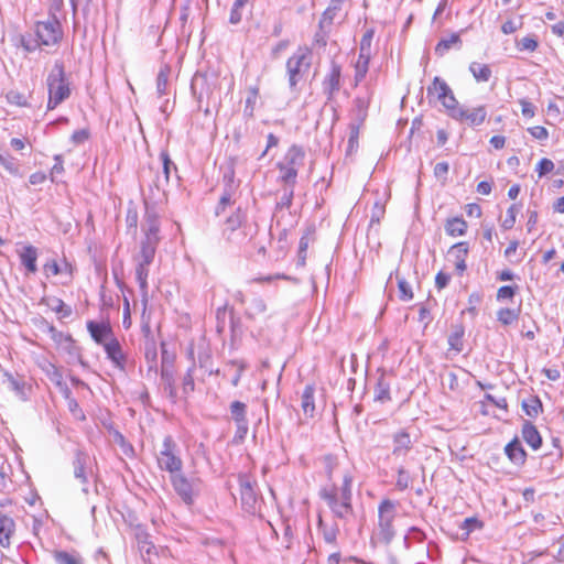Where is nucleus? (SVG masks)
Here are the masks:
<instances>
[{
    "label": "nucleus",
    "instance_id": "0e129e2a",
    "mask_svg": "<svg viewBox=\"0 0 564 564\" xmlns=\"http://www.w3.org/2000/svg\"><path fill=\"white\" fill-rule=\"evenodd\" d=\"M518 47L520 51L533 52L538 47V41L531 36H525L518 43Z\"/></svg>",
    "mask_w": 564,
    "mask_h": 564
},
{
    "label": "nucleus",
    "instance_id": "0eeeda50",
    "mask_svg": "<svg viewBox=\"0 0 564 564\" xmlns=\"http://www.w3.org/2000/svg\"><path fill=\"white\" fill-rule=\"evenodd\" d=\"M35 36L46 46L58 43L63 36V31L57 18L52 15L46 21H39L35 24Z\"/></svg>",
    "mask_w": 564,
    "mask_h": 564
},
{
    "label": "nucleus",
    "instance_id": "e433bc0d",
    "mask_svg": "<svg viewBox=\"0 0 564 564\" xmlns=\"http://www.w3.org/2000/svg\"><path fill=\"white\" fill-rule=\"evenodd\" d=\"M230 413L235 424L246 423L247 420V405L241 401H234L230 404Z\"/></svg>",
    "mask_w": 564,
    "mask_h": 564
},
{
    "label": "nucleus",
    "instance_id": "6e6552de",
    "mask_svg": "<svg viewBox=\"0 0 564 564\" xmlns=\"http://www.w3.org/2000/svg\"><path fill=\"white\" fill-rule=\"evenodd\" d=\"M171 481L183 502L191 506L199 492V480L188 479L180 471L171 476Z\"/></svg>",
    "mask_w": 564,
    "mask_h": 564
},
{
    "label": "nucleus",
    "instance_id": "1a4fd4ad",
    "mask_svg": "<svg viewBox=\"0 0 564 564\" xmlns=\"http://www.w3.org/2000/svg\"><path fill=\"white\" fill-rule=\"evenodd\" d=\"M373 37V31L368 30L361 37L360 47H359V56L356 63V82H360L364 79L368 72V65L371 58V42Z\"/></svg>",
    "mask_w": 564,
    "mask_h": 564
},
{
    "label": "nucleus",
    "instance_id": "bb28decb",
    "mask_svg": "<svg viewBox=\"0 0 564 564\" xmlns=\"http://www.w3.org/2000/svg\"><path fill=\"white\" fill-rule=\"evenodd\" d=\"M444 228L448 236H463L466 234L467 223L463 217H454L446 220Z\"/></svg>",
    "mask_w": 564,
    "mask_h": 564
},
{
    "label": "nucleus",
    "instance_id": "a19ab883",
    "mask_svg": "<svg viewBox=\"0 0 564 564\" xmlns=\"http://www.w3.org/2000/svg\"><path fill=\"white\" fill-rule=\"evenodd\" d=\"M149 265L138 262L135 268V278L143 294L148 293Z\"/></svg>",
    "mask_w": 564,
    "mask_h": 564
},
{
    "label": "nucleus",
    "instance_id": "2eb2a0df",
    "mask_svg": "<svg viewBox=\"0 0 564 564\" xmlns=\"http://www.w3.org/2000/svg\"><path fill=\"white\" fill-rule=\"evenodd\" d=\"M304 149L301 145L293 144L288 149L286 153L280 162L289 167L294 169L299 173L300 167L304 165Z\"/></svg>",
    "mask_w": 564,
    "mask_h": 564
},
{
    "label": "nucleus",
    "instance_id": "c85d7f7f",
    "mask_svg": "<svg viewBox=\"0 0 564 564\" xmlns=\"http://www.w3.org/2000/svg\"><path fill=\"white\" fill-rule=\"evenodd\" d=\"M469 72L478 83H487L492 75L489 65L477 62H473L469 64Z\"/></svg>",
    "mask_w": 564,
    "mask_h": 564
},
{
    "label": "nucleus",
    "instance_id": "ea45409f",
    "mask_svg": "<svg viewBox=\"0 0 564 564\" xmlns=\"http://www.w3.org/2000/svg\"><path fill=\"white\" fill-rule=\"evenodd\" d=\"M0 164L12 175H18L20 171L19 161L13 158L10 153L0 152Z\"/></svg>",
    "mask_w": 564,
    "mask_h": 564
},
{
    "label": "nucleus",
    "instance_id": "cd10ccee",
    "mask_svg": "<svg viewBox=\"0 0 564 564\" xmlns=\"http://www.w3.org/2000/svg\"><path fill=\"white\" fill-rule=\"evenodd\" d=\"M390 400V382L387 380L386 375L381 373L375 388V401L384 403Z\"/></svg>",
    "mask_w": 564,
    "mask_h": 564
},
{
    "label": "nucleus",
    "instance_id": "6e6d98bb",
    "mask_svg": "<svg viewBox=\"0 0 564 564\" xmlns=\"http://www.w3.org/2000/svg\"><path fill=\"white\" fill-rule=\"evenodd\" d=\"M397 473H398V478H397V484H395L397 487L400 490L406 489L411 482L410 474L402 466L398 468Z\"/></svg>",
    "mask_w": 564,
    "mask_h": 564
},
{
    "label": "nucleus",
    "instance_id": "5fc2aeb1",
    "mask_svg": "<svg viewBox=\"0 0 564 564\" xmlns=\"http://www.w3.org/2000/svg\"><path fill=\"white\" fill-rule=\"evenodd\" d=\"M519 286L518 285H503L498 289L497 292V300L498 301H505V300H512V297L516 295Z\"/></svg>",
    "mask_w": 564,
    "mask_h": 564
},
{
    "label": "nucleus",
    "instance_id": "ddd939ff",
    "mask_svg": "<svg viewBox=\"0 0 564 564\" xmlns=\"http://www.w3.org/2000/svg\"><path fill=\"white\" fill-rule=\"evenodd\" d=\"M104 349L107 354V358L112 362V365L120 370H124L126 356L118 339L110 338L105 343Z\"/></svg>",
    "mask_w": 564,
    "mask_h": 564
},
{
    "label": "nucleus",
    "instance_id": "aec40b11",
    "mask_svg": "<svg viewBox=\"0 0 564 564\" xmlns=\"http://www.w3.org/2000/svg\"><path fill=\"white\" fill-rule=\"evenodd\" d=\"M21 264L25 267L29 273H35L37 271V249L31 245L24 246L19 252Z\"/></svg>",
    "mask_w": 564,
    "mask_h": 564
},
{
    "label": "nucleus",
    "instance_id": "393cba45",
    "mask_svg": "<svg viewBox=\"0 0 564 564\" xmlns=\"http://www.w3.org/2000/svg\"><path fill=\"white\" fill-rule=\"evenodd\" d=\"M14 531V521L12 518L0 514V545L7 547L10 545V538Z\"/></svg>",
    "mask_w": 564,
    "mask_h": 564
},
{
    "label": "nucleus",
    "instance_id": "dca6fc26",
    "mask_svg": "<svg viewBox=\"0 0 564 564\" xmlns=\"http://www.w3.org/2000/svg\"><path fill=\"white\" fill-rule=\"evenodd\" d=\"M392 455L395 457L405 456L413 446L410 434L404 430L394 433L392 436Z\"/></svg>",
    "mask_w": 564,
    "mask_h": 564
},
{
    "label": "nucleus",
    "instance_id": "8fccbe9b",
    "mask_svg": "<svg viewBox=\"0 0 564 564\" xmlns=\"http://www.w3.org/2000/svg\"><path fill=\"white\" fill-rule=\"evenodd\" d=\"M463 335L464 329L462 327H458L455 332H453L448 336V345L451 349L456 350L457 352H460L463 350Z\"/></svg>",
    "mask_w": 564,
    "mask_h": 564
},
{
    "label": "nucleus",
    "instance_id": "864d4df0",
    "mask_svg": "<svg viewBox=\"0 0 564 564\" xmlns=\"http://www.w3.org/2000/svg\"><path fill=\"white\" fill-rule=\"evenodd\" d=\"M205 84H207V76L203 75V74H195V76L193 77L192 83H191V89H192L193 94L195 96H197L198 100H200L203 98L204 91H203V89L197 91V87L203 86Z\"/></svg>",
    "mask_w": 564,
    "mask_h": 564
},
{
    "label": "nucleus",
    "instance_id": "37998d69",
    "mask_svg": "<svg viewBox=\"0 0 564 564\" xmlns=\"http://www.w3.org/2000/svg\"><path fill=\"white\" fill-rule=\"evenodd\" d=\"M243 218L245 215L241 213V209L238 208L236 213H234L226 219L224 234H226L227 231H229L230 235L234 234V231L241 226Z\"/></svg>",
    "mask_w": 564,
    "mask_h": 564
},
{
    "label": "nucleus",
    "instance_id": "3c124183",
    "mask_svg": "<svg viewBox=\"0 0 564 564\" xmlns=\"http://www.w3.org/2000/svg\"><path fill=\"white\" fill-rule=\"evenodd\" d=\"M21 46L26 51V52H34L35 50H37L42 44V42L40 41V39L36 36V37H33L31 34L29 35H22L21 36Z\"/></svg>",
    "mask_w": 564,
    "mask_h": 564
},
{
    "label": "nucleus",
    "instance_id": "58836bf2",
    "mask_svg": "<svg viewBox=\"0 0 564 564\" xmlns=\"http://www.w3.org/2000/svg\"><path fill=\"white\" fill-rule=\"evenodd\" d=\"M54 560L57 564H84L83 558L77 553L66 551H56Z\"/></svg>",
    "mask_w": 564,
    "mask_h": 564
},
{
    "label": "nucleus",
    "instance_id": "c03bdc74",
    "mask_svg": "<svg viewBox=\"0 0 564 564\" xmlns=\"http://www.w3.org/2000/svg\"><path fill=\"white\" fill-rule=\"evenodd\" d=\"M460 43L458 34L453 33L448 39H442L435 46V53L443 56L454 44Z\"/></svg>",
    "mask_w": 564,
    "mask_h": 564
},
{
    "label": "nucleus",
    "instance_id": "680f3d73",
    "mask_svg": "<svg viewBox=\"0 0 564 564\" xmlns=\"http://www.w3.org/2000/svg\"><path fill=\"white\" fill-rule=\"evenodd\" d=\"M51 307L56 313L62 314L63 317H67L72 314L70 306L66 305L61 299H54Z\"/></svg>",
    "mask_w": 564,
    "mask_h": 564
},
{
    "label": "nucleus",
    "instance_id": "09e8293b",
    "mask_svg": "<svg viewBox=\"0 0 564 564\" xmlns=\"http://www.w3.org/2000/svg\"><path fill=\"white\" fill-rule=\"evenodd\" d=\"M251 0H235L231 11H230V17H229V22L231 24H238L241 21V19H242L241 10Z\"/></svg>",
    "mask_w": 564,
    "mask_h": 564
},
{
    "label": "nucleus",
    "instance_id": "f3484780",
    "mask_svg": "<svg viewBox=\"0 0 564 564\" xmlns=\"http://www.w3.org/2000/svg\"><path fill=\"white\" fill-rule=\"evenodd\" d=\"M487 117V110L485 106H479L473 109H465L462 107V116H457L454 118V120L457 121H466L469 126H479L481 124Z\"/></svg>",
    "mask_w": 564,
    "mask_h": 564
},
{
    "label": "nucleus",
    "instance_id": "4468645a",
    "mask_svg": "<svg viewBox=\"0 0 564 564\" xmlns=\"http://www.w3.org/2000/svg\"><path fill=\"white\" fill-rule=\"evenodd\" d=\"M87 329L91 338L98 344L105 346L110 338L113 337L112 329L107 323H98L95 321L87 322Z\"/></svg>",
    "mask_w": 564,
    "mask_h": 564
},
{
    "label": "nucleus",
    "instance_id": "f8f14e48",
    "mask_svg": "<svg viewBox=\"0 0 564 564\" xmlns=\"http://www.w3.org/2000/svg\"><path fill=\"white\" fill-rule=\"evenodd\" d=\"M341 68L335 62H332L330 70L323 80V91L330 100L336 91L340 89Z\"/></svg>",
    "mask_w": 564,
    "mask_h": 564
},
{
    "label": "nucleus",
    "instance_id": "7ed1b4c3",
    "mask_svg": "<svg viewBox=\"0 0 564 564\" xmlns=\"http://www.w3.org/2000/svg\"><path fill=\"white\" fill-rule=\"evenodd\" d=\"M48 90L47 109L53 110L70 96L63 62L56 61L46 78Z\"/></svg>",
    "mask_w": 564,
    "mask_h": 564
},
{
    "label": "nucleus",
    "instance_id": "f03ea898",
    "mask_svg": "<svg viewBox=\"0 0 564 564\" xmlns=\"http://www.w3.org/2000/svg\"><path fill=\"white\" fill-rule=\"evenodd\" d=\"M398 502L383 499L378 506V522L373 531L370 542L372 545L377 543L389 545L394 539L397 531L394 528V520L397 517Z\"/></svg>",
    "mask_w": 564,
    "mask_h": 564
},
{
    "label": "nucleus",
    "instance_id": "a211bd4d",
    "mask_svg": "<svg viewBox=\"0 0 564 564\" xmlns=\"http://www.w3.org/2000/svg\"><path fill=\"white\" fill-rule=\"evenodd\" d=\"M469 247L466 241H460L451 247L448 253L455 259V268L458 274H463L467 268L466 257L468 254Z\"/></svg>",
    "mask_w": 564,
    "mask_h": 564
},
{
    "label": "nucleus",
    "instance_id": "72a5a7b5",
    "mask_svg": "<svg viewBox=\"0 0 564 564\" xmlns=\"http://www.w3.org/2000/svg\"><path fill=\"white\" fill-rule=\"evenodd\" d=\"M267 311L268 306L265 301L260 296H256L250 301L249 307L246 311V316L248 318H254L258 315L264 314Z\"/></svg>",
    "mask_w": 564,
    "mask_h": 564
},
{
    "label": "nucleus",
    "instance_id": "c9c22d12",
    "mask_svg": "<svg viewBox=\"0 0 564 564\" xmlns=\"http://www.w3.org/2000/svg\"><path fill=\"white\" fill-rule=\"evenodd\" d=\"M278 169L280 171V180L285 184L286 187H294L296 183L297 172L281 162L278 163Z\"/></svg>",
    "mask_w": 564,
    "mask_h": 564
},
{
    "label": "nucleus",
    "instance_id": "b1692460",
    "mask_svg": "<svg viewBox=\"0 0 564 564\" xmlns=\"http://www.w3.org/2000/svg\"><path fill=\"white\" fill-rule=\"evenodd\" d=\"M314 392L315 388L307 384L301 397V408L307 417H313L315 413Z\"/></svg>",
    "mask_w": 564,
    "mask_h": 564
},
{
    "label": "nucleus",
    "instance_id": "bf43d9fd",
    "mask_svg": "<svg viewBox=\"0 0 564 564\" xmlns=\"http://www.w3.org/2000/svg\"><path fill=\"white\" fill-rule=\"evenodd\" d=\"M519 212V207L513 204L511 205L508 210H507V217L506 219L503 220V224L502 226L506 228V229H510L513 227L514 223H516V216H517V213Z\"/></svg>",
    "mask_w": 564,
    "mask_h": 564
},
{
    "label": "nucleus",
    "instance_id": "39448f33",
    "mask_svg": "<svg viewBox=\"0 0 564 564\" xmlns=\"http://www.w3.org/2000/svg\"><path fill=\"white\" fill-rule=\"evenodd\" d=\"M238 481L242 509L251 516L260 513L262 498L256 489L257 482L247 475H240Z\"/></svg>",
    "mask_w": 564,
    "mask_h": 564
},
{
    "label": "nucleus",
    "instance_id": "69168bd1",
    "mask_svg": "<svg viewBox=\"0 0 564 564\" xmlns=\"http://www.w3.org/2000/svg\"><path fill=\"white\" fill-rule=\"evenodd\" d=\"M449 165L447 162H438L434 166V175L436 178L446 181L448 174Z\"/></svg>",
    "mask_w": 564,
    "mask_h": 564
},
{
    "label": "nucleus",
    "instance_id": "9b49d317",
    "mask_svg": "<svg viewBox=\"0 0 564 564\" xmlns=\"http://www.w3.org/2000/svg\"><path fill=\"white\" fill-rule=\"evenodd\" d=\"M90 465V457L88 454L77 451L75 454V458L73 460V467H74V477L84 485L83 491L85 494H88V488L85 487L88 482V477L93 474L91 469L89 467Z\"/></svg>",
    "mask_w": 564,
    "mask_h": 564
},
{
    "label": "nucleus",
    "instance_id": "4c0bfd02",
    "mask_svg": "<svg viewBox=\"0 0 564 564\" xmlns=\"http://www.w3.org/2000/svg\"><path fill=\"white\" fill-rule=\"evenodd\" d=\"M161 379L164 382V391L167 393V397L175 402L176 401V389L174 387V378L172 371L169 369H162Z\"/></svg>",
    "mask_w": 564,
    "mask_h": 564
},
{
    "label": "nucleus",
    "instance_id": "9d476101",
    "mask_svg": "<svg viewBox=\"0 0 564 564\" xmlns=\"http://www.w3.org/2000/svg\"><path fill=\"white\" fill-rule=\"evenodd\" d=\"M160 159L162 161V173L158 174L153 180L151 192H153V188H155L158 192H162V194L164 195L165 187L170 183L171 171L174 170L175 172H177V167L175 163L171 160L166 151H162L160 153ZM152 195L153 197L155 196L154 193H152Z\"/></svg>",
    "mask_w": 564,
    "mask_h": 564
},
{
    "label": "nucleus",
    "instance_id": "6ab92c4d",
    "mask_svg": "<svg viewBox=\"0 0 564 564\" xmlns=\"http://www.w3.org/2000/svg\"><path fill=\"white\" fill-rule=\"evenodd\" d=\"M160 240L154 238H143L141 241L140 253L138 256V262L143 264H151L153 262L156 247Z\"/></svg>",
    "mask_w": 564,
    "mask_h": 564
},
{
    "label": "nucleus",
    "instance_id": "603ef678",
    "mask_svg": "<svg viewBox=\"0 0 564 564\" xmlns=\"http://www.w3.org/2000/svg\"><path fill=\"white\" fill-rule=\"evenodd\" d=\"M194 370L195 365L193 364L186 371L184 378H183V392L185 394H188L189 392H193L195 389V382H194Z\"/></svg>",
    "mask_w": 564,
    "mask_h": 564
},
{
    "label": "nucleus",
    "instance_id": "7c9ffc66",
    "mask_svg": "<svg viewBox=\"0 0 564 564\" xmlns=\"http://www.w3.org/2000/svg\"><path fill=\"white\" fill-rule=\"evenodd\" d=\"M3 384L7 386V388L13 392H15L19 397H21L22 399H24V388H25V384L24 382L18 378V377H14L13 375H11L10 372H4L3 373Z\"/></svg>",
    "mask_w": 564,
    "mask_h": 564
},
{
    "label": "nucleus",
    "instance_id": "412c9836",
    "mask_svg": "<svg viewBox=\"0 0 564 564\" xmlns=\"http://www.w3.org/2000/svg\"><path fill=\"white\" fill-rule=\"evenodd\" d=\"M159 228L160 225L158 215L154 212L150 210L149 207L147 206L144 223L142 225L144 238H154L155 240H160Z\"/></svg>",
    "mask_w": 564,
    "mask_h": 564
},
{
    "label": "nucleus",
    "instance_id": "a878e982",
    "mask_svg": "<svg viewBox=\"0 0 564 564\" xmlns=\"http://www.w3.org/2000/svg\"><path fill=\"white\" fill-rule=\"evenodd\" d=\"M451 91V87L438 76H435L432 84L427 87V96H436L438 101L446 97Z\"/></svg>",
    "mask_w": 564,
    "mask_h": 564
},
{
    "label": "nucleus",
    "instance_id": "4d7b16f0",
    "mask_svg": "<svg viewBox=\"0 0 564 564\" xmlns=\"http://www.w3.org/2000/svg\"><path fill=\"white\" fill-rule=\"evenodd\" d=\"M554 170V163L550 159H542L536 165V172L540 177L551 173Z\"/></svg>",
    "mask_w": 564,
    "mask_h": 564
},
{
    "label": "nucleus",
    "instance_id": "338daca9",
    "mask_svg": "<svg viewBox=\"0 0 564 564\" xmlns=\"http://www.w3.org/2000/svg\"><path fill=\"white\" fill-rule=\"evenodd\" d=\"M43 270L46 276L57 275L63 272L62 267L55 260L47 261L44 264Z\"/></svg>",
    "mask_w": 564,
    "mask_h": 564
},
{
    "label": "nucleus",
    "instance_id": "f704fd0d",
    "mask_svg": "<svg viewBox=\"0 0 564 564\" xmlns=\"http://www.w3.org/2000/svg\"><path fill=\"white\" fill-rule=\"evenodd\" d=\"M522 409L528 416L536 417L542 410V402L538 397L531 395L522 401Z\"/></svg>",
    "mask_w": 564,
    "mask_h": 564
},
{
    "label": "nucleus",
    "instance_id": "49530a36",
    "mask_svg": "<svg viewBox=\"0 0 564 564\" xmlns=\"http://www.w3.org/2000/svg\"><path fill=\"white\" fill-rule=\"evenodd\" d=\"M395 278L398 281V289H399V297L402 301H410L413 299V292L410 283L404 279L399 276L398 271L395 272Z\"/></svg>",
    "mask_w": 564,
    "mask_h": 564
},
{
    "label": "nucleus",
    "instance_id": "f257e3e1",
    "mask_svg": "<svg viewBox=\"0 0 564 564\" xmlns=\"http://www.w3.org/2000/svg\"><path fill=\"white\" fill-rule=\"evenodd\" d=\"M351 487L352 476L346 473L340 487L334 485L319 490L321 499L327 503L335 518L347 520L354 514Z\"/></svg>",
    "mask_w": 564,
    "mask_h": 564
},
{
    "label": "nucleus",
    "instance_id": "2f4dec72",
    "mask_svg": "<svg viewBox=\"0 0 564 564\" xmlns=\"http://www.w3.org/2000/svg\"><path fill=\"white\" fill-rule=\"evenodd\" d=\"M441 102L444 106V108L446 109V111L451 118L454 119L457 116L458 117L462 116V107L458 105V101H457L456 97L454 96L453 90L451 93H448L446 95V97H444L441 100Z\"/></svg>",
    "mask_w": 564,
    "mask_h": 564
},
{
    "label": "nucleus",
    "instance_id": "c756f323",
    "mask_svg": "<svg viewBox=\"0 0 564 564\" xmlns=\"http://www.w3.org/2000/svg\"><path fill=\"white\" fill-rule=\"evenodd\" d=\"M225 180L228 181V184L223 195L220 196L219 204L216 208V215H220V213L226 208V206L232 203L234 173L231 172L230 175H225Z\"/></svg>",
    "mask_w": 564,
    "mask_h": 564
},
{
    "label": "nucleus",
    "instance_id": "20e7f679",
    "mask_svg": "<svg viewBox=\"0 0 564 564\" xmlns=\"http://www.w3.org/2000/svg\"><path fill=\"white\" fill-rule=\"evenodd\" d=\"M313 54L307 47H299L286 61L289 86L292 90L308 74Z\"/></svg>",
    "mask_w": 564,
    "mask_h": 564
},
{
    "label": "nucleus",
    "instance_id": "13d9d810",
    "mask_svg": "<svg viewBox=\"0 0 564 564\" xmlns=\"http://www.w3.org/2000/svg\"><path fill=\"white\" fill-rule=\"evenodd\" d=\"M7 100L10 104L17 105V106H26L28 105V101H26V98L24 97V95L17 90H10L7 94Z\"/></svg>",
    "mask_w": 564,
    "mask_h": 564
},
{
    "label": "nucleus",
    "instance_id": "4be33fe9",
    "mask_svg": "<svg viewBox=\"0 0 564 564\" xmlns=\"http://www.w3.org/2000/svg\"><path fill=\"white\" fill-rule=\"evenodd\" d=\"M505 453L517 465H523L525 462L527 453L517 437L506 445Z\"/></svg>",
    "mask_w": 564,
    "mask_h": 564
},
{
    "label": "nucleus",
    "instance_id": "052dcab7",
    "mask_svg": "<svg viewBox=\"0 0 564 564\" xmlns=\"http://www.w3.org/2000/svg\"><path fill=\"white\" fill-rule=\"evenodd\" d=\"M293 198V187H286L284 188V193L280 198V202L276 204V208H289L292 204Z\"/></svg>",
    "mask_w": 564,
    "mask_h": 564
},
{
    "label": "nucleus",
    "instance_id": "5701e85b",
    "mask_svg": "<svg viewBox=\"0 0 564 564\" xmlns=\"http://www.w3.org/2000/svg\"><path fill=\"white\" fill-rule=\"evenodd\" d=\"M522 437L528 445H530L533 449H538L542 445V437L535 427L530 421H524L522 425Z\"/></svg>",
    "mask_w": 564,
    "mask_h": 564
},
{
    "label": "nucleus",
    "instance_id": "e2e57ef3",
    "mask_svg": "<svg viewBox=\"0 0 564 564\" xmlns=\"http://www.w3.org/2000/svg\"><path fill=\"white\" fill-rule=\"evenodd\" d=\"M354 102H355V107L357 109L358 118L364 120L367 116V109L369 106L368 99L362 98V97H357Z\"/></svg>",
    "mask_w": 564,
    "mask_h": 564
},
{
    "label": "nucleus",
    "instance_id": "473e14b6",
    "mask_svg": "<svg viewBox=\"0 0 564 564\" xmlns=\"http://www.w3.org/2000/svg\"><path fill=\"white\" fill-rule=\"evenodd\" d=\"M259 97V88L250 87L248 89V95L245 101L243 116L248 119L253 118L256 104Z\"/></svg>",
    "mask_w": 564,
    "mask_h": 564
},
{
    "label": "nucleus",
    "instance_id": "423d86ee",
    "mask_svg": "<svg viewBox=\"0 0 564 564\" xmlns=\"http://www.w3.org/2000/svg\"><path fill=\"white\" fill-rule=\"evenodd\" d=\"M158 464L162 470L169 471L171 476L182 470L183 462L176 455V444L170 435L163 440L162 449L158 455Z\"/></svg>",
    "mask_w": 564,
    "mask_h": 564
},
{
    "label": "nucleus",
    "instance_id": "774afa93",
    "mask_svg": "<svg viewBox=\"0 0 564 564\" xmlns=\"http://www.w3.org/2000/svg\"><path fill=\"white\" fill-rule=\"evenodd\" d=\"M482 523L477 518H466L463 522L462 529L466 530L467 534L475 531L476 529H481Z\"/></svg>",
    "mask_w": 564,
    "mask_h": 564
},
{
    "label": "nucleus",
    "instance_id": "de8ad7c7",
    "mask_svg": "<svg viewBox=\"0 0 564 564\" xmlns=\"http://www.w3.org/2000/svg\"><path fill=\"white\" fill-rule=\"evenodd\" d=\"M318 527L322 528L324 541L328 544H335L339 532L338 527L336 524L332 527H324L321 517L318 519Z\"/></svg>",
    "mask_w": 564,
    "mask_h": 564
},
{
    "label": "nucleus",
    "instance_id": "a18cd8bd",
    "mask_svg": "<svg viewBox=\"0 0 564 564\" xmlns=\"http://www.w3.org/2000/svg\"><path fill=\"white\" fill-rule=\"evenodd\" d=\"M519 317V311L512 308H500L497 312V319L503 325H511L517 322Z\"/></svg>",
    "mask_w": 564,
    "mask_h": 564
},
{
    "label": "nucleus",
    "instance_id": "79ce46f5",
    "mask_svg": "<svg viewBox=\"0 0 564 564\" xmlns=\"http://www.w3.org/2000/svg\"><path fill=\"white\" fill-rule=\"evenodd\" d=\"M170 68L162 67L156 76V93L159 97L167 94Z\"/></svg>",
    "mask_w": 564,
    "mask_h": 564
}]
</instances>
